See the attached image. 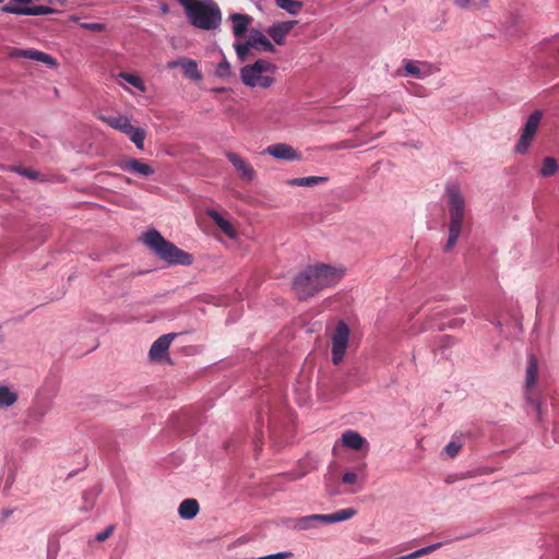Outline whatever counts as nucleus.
<instances>
[{"instance_id": "nucleus-38", "label": "nucleus", "mask_w": 559, "mask_h": 559, "mask_svg": "<svg viewBox=\"0 0 559 559\" xmlns=\"http://www.w3.org/2000/svg\"><path fill=\"white\" fill-rule=\"evenodd\" d=\"M112 532H114V526L109 525L103 532L97 533L95 536V539L97 542H104L112 534Z\"/></svg>"}, {"instance_id": "nucleus-22", "label": "nucleus", "mask_w": 559, "mask_h": 559, "mask_svg": "<svg viewBox=\"0 0 559 559\" xmlns=\"http://www.w3.org/2000/svg\"><path fill=\"white\" fill-rule=\"evenodd\" d=\"M538 381V364L534 355H531L527 360V368L525 372V391L528 393Z\"/></svg>"}, {"instance_id": "nucleus-19", "label": "nucleus", "mask_w": 559, "mask_h": 559, "mask_svg": "<svg viewBox=\"0 0 559 559\" xmlns=\"http://www.w3.org/2000/svg\"><path fill=\"white\" fill-rule=\"evenodd\" d=\"M249 45L253 47V49L265 52H274L275 47L270 41V39L259 29L252 28L249 32Z\"/></svg>"}, {"instance_id": "nucleus-33", "label": "nucleus", "mask_w": 559, "mask_h": 559, "mask_svg": "<svg viewBox=\"0 0 559 559\" xmlns=\"http://www.w3.org/2000/svg\"><path fill=\"white\" fill-rule=\"evenodd\" d=\"M234 48L240 61H245L249 55L250 49H253V47L249 45V39L246 41L236 40L234 43Z\"/></svg>"}, {"instance_id": "nucleus-11", "label": "nucleus", "mask_w": 559, "mask_h": 559, "mask_svg": "<svg viewBox=\"0 0 559 559\" xmlns=\"http://www.w3.org/2000/svg\"><path fill=\"white\" fill-rule=\"evenodd\" d=\"M119 167L123 171H128L141 177H150L155 173V169L140 159L127 157L119 162Z\"/></svg>"}, {"instance_id": "nucleus-14", "label": "nucleus", "mask_w": 559, "mask_h": 559, "mask_svg": "<svg viewBox=\"0 0 559 559\" xmlns=\"http://www.w3.org/2000/svg\"><path fill=\"white\" fill-rule=\"evenodd\" d=\"M406 74L414 76L418 80H424L432 75L437 68L428 62L408 60L404 64Z\"/></svg>"}, {"instance_id": "nucleus-28", "label": "nucleus", "mask_w": 559, "mask_h": 559, "mask_svg": "<svg viewBox=\"0 0 559 559\" xmlns=\"http://www.w3.org/2000/svg\"><path fill=\"white\" fill-rule=\"evenodd\" d=\"M534 138L535 135L526 133L525 131L521 130L520 139L514 145V153L520 155L526 154L534 141Z\"/></svg>"}, {"instance_id": "nucleus-2", "label": "nucleus", "mask_w": 559, "mask_h": 559, "mask_svg": "<svg viewBox=\"0 0 559 559\" xmlns=\"http://www.w3.org/2000/svg\"><path fill=\"white\" fill-rule=\"evenodd\" d=\"M445 195L448 200L450 222L449 238L445 243L444 250L450 251L454 248L457 238L462 231L463 219L466 211V202L460 186L455 183L447 187Z\"/></svg>"}, {"instance_id": "nucleus-40", "label": "nucleus", "mask_w": 559, "mask_h": 559, "mask_svg": "<svg viewBox=\"0 0 559 559\" xmlns=\"http://www.w3.org/2000/svg\"><path fill=\"white\" fill-rule=\"evenodd\" d=\"M12 3L5 4L4 7H29L34 0H11Z\"/></svg>"}, {"instance_id": "nucleus-34", "label": "nucleus", "mask_w": 559, "mask_h": 559, "mask_svg": "<svg viewBox=\"0 0 559 559\" xmlns=\"http://www.w3.org/2000/svg\"><path fill=\"white\" fill-rule=\"evenodd\" d=\"M439 547H440V544H433V545L420 548L418 550H415V551H413V552H411L408 555L402 556V557L396 558V559H417L419 557H423V556H426V555H429V554L433 552Z\"/></svg>"}, {"instance_id": "nucleus-45", "label": "nucleus", "mask_w": 559, "mask_h": 559, "mask_svg": "<svg viewBox=\"0 0 559 559\" xmlns=\"http://www.w3.org/2000/svg\"><path fill=\"white\" fill-rule=\"evenodd\" d=\"M10 514H11V511H10V510H4V511H3V516H4V519H5V518H8Z\"/></svg>"}, {"instance_id": "nucleus-17", "label": "nucleus", "mask_w": 559, "mask_h": 559, "mask_svg": "<svg viewBox=\"0 0 559 559\" xmlns=\"http://www.w3.org/2000/svg\"><path fill=\"white\" fill-rule=\"evenodd\" d=\"M340 442L350 450H368V441L361 435L354 430H346L345 432H343Z\"/></svg>"}, {"instance_id": "nucleus-18", "label": "nucleus", "mask_w": 559, "mask_h": 559, "mask_svg": "<svg viewBox=\"0 0 559 559\" xmlns=\"http://www.w3.org/2000/svg\"><path fill=\"white\" fill-rule=\"evenodd\" d=\"M229 21L231 22L233 35L239 39L243 37L248 31L250 24L252 23V17L248 14L233 13L229 15Z\"/></svg>"}, {"instance_id": "nucleus-27", "label": "nucleus", "mask_w": 559, "mask_h": 559, "mask_svg": "<svg viewBox=\"0 0 559 559\" xmlns=\"http://www.w3.org/2000/svg\"><path fill=\"white\" fill-rule=\"evenodd\" d=\"M542 118H543V112L540 110L533 111L528 116L522 130L525 131L526 133L536 135L539 124H540V121H542Z\"/></svg>"}, {"instance_id": "nucleus-37", "label": "nucleus", "mask_w": 559, "mask_h": 559, "mask_svg": "<svg viewBox=\"0 0 559 559\" xmlns=\"http://www.w3.org/2000/svg\"><path fill=\"white\" fill-rule=\"evenodd\" d=\"M358 474L355 473V472H346L343 477H342V481L346 485H354L356 483H358Z\"/></svg>"}, {"instance_id": "nucleus-41", "label": "nucleus", "mask_w": 559, "mask_h": 559, "mask_svg": "<svg viewBox=\"0 0 559 559\" xmlns=\"http://www.w3.org/2000/svg\"><path fill=\"white\" fill-rule=\"evenodd\" d=\"M26 49H11L9 56L12 58H25Z\"/></svg>"}, {"instance_id": "nucleus-3", "label": "nucleus", "mask_w": 559, "mask_h": 559, "mask_svg": "<svg viewBox=\"0 0 559 559\" xmlns=\"http://www.w3.org/2000/svg\"><path fill=\"white\" fill-rule=\"evenodd\" d=\"M277 67L266 59H259L240 69L241 82L250 88L269 90L275 83Z\"/></svg>"}, {"instance_id": "nucleus-44", "label": "nucleus", "mask_w": 559, "mask_h": 559, "mask_svg": "<svg viewBox=\"0 0 559 559\" xmlns=\"http://www.w3.org/2000/svg\"><path fill=\"white\" fill-rule=\"evenodd\" d=\"M46 412L45 411H40V412H36L34 411L32 416H34L36 419H41L44 416H45Z\"/></svg>"}, {"instance_id": "nucleus-24", "label": "nucleus", "mask_w": 559, "mask_h": 559, "mask_svg": "<svg viewBox=\"0 0 559 559\" xmlns=\"http://www.w3.org/2000/svg\"><path fill=\"white\" fill-rule=\"evenodd\" d=\"M199 512V503L195 499L183 500L178 508V513L182 519H193Z\"/></svg>"}, {"instance_id": "nucleus-46", "label": "nucleus", "mask_w": 559, "mask_h": 559, "mask_svg": "<svg viewBox=\"0 0 559 559\" xmlns=\"http://www.w3.org/2000/svg\"><path fill=\"white\" fill-rule=\"evenodd\" d=\"M70 20H71V21H73V22H78V21H79V17H78V16H75V15H72V16H70Z\"/></svg>"}, {"instance_id": "nucleus-8", "label": "nucleus", "mask_w": 559, "mask_h": 559, "mask_svg": "<svg viewBox=\"0 0 559 559\" xmlns=\"http://www.w3.org/2000/svg\"><path fill=\"white\" fill-rule=\"evenodd\" d=\"M293 288L300 299H308L322 290L311 265L295 277Z\"/></svg>"}, {"instance_id": "nucleus-1", "label": "nucleus", "mask_w": 559, "mask_h": 559, "mask_svg": "<svg viewBox=\"0 0 559 559\" xmlns=\"http://www.w3.org/2000/svg\"><path fill=\"white\" fill-rule=\"evenodd\" d=\"M189 22L203 31H215L222 23V11L214 0H177Z\"/></svg>"}, {"instance_id": "nucleus-13", "label": "nucleus", "mask_w": 559, "mask_h": 559, "mask_svg": "<svg viewBox=\"0 0 559 559\" xmlns=\"http://www.w3.org/2000/svg\"><path fill=\"white\" fill-rule=\"evenodd\" d=\"M296 24L297 21L276 22L266 29V34L275 44L283 46L286 43V36L292 32Z\"/></svg>"}, {"instance_id": "nucleus-10", "label": "nucleus", "mask_w": 559, "mask_h": 559, "mask_svg": "<svg viewBox=\"0 0 559 559\" xmlns=\"http://www.w3.org/2000/svg\"><path fill=\"white\" fill-rule=\"evenodd\" d=\"M226 157L243 180L252 181L255 178V171L253 167L241 155L235 152H228L226 153Z\"/></svg>"}, {"instance_id": "nucleus-25", "label": "nucleus", "mask_w": 559, "mask_h": 559, "mask_svg": "<svg viewBox=\"0 0 559 559\" xmlns=\"http://www.w3.org/2000/svg\"><path fill=\"white\" fill-rule=\"evenodd\" d=\"M326 181H328V177L309 176V177H302V178L288 179L286 181V183L288 186L312 187V186L324 183Z\"/></svg>"}, {"instance_id": "nucleus-9", "label": "nucleus", "mask_w": 559, "mask_h": 559, "mask_svg": "<svg viewBox=\"0 0 559 559\" xmlns=\"http://www.w3.org/2000/svg\"><path fill=\"white\" fill-rule=\"evenodd\" d=\"M321 289L336 285L345 275L346 270L342 265L314 264L311 265Z\"/></svg>"}, {"instance_id": "nucleus-30", "label": "nucleus", "mask_w": 559, "mask_h": 559, "mask_svg": "<svg viewBox=\"0 0 559 559\" xmlns=\"http://www.w3.org/2000/svg\"><path fill=\"white\" fill-rule=\"evenodd\" d=\"M119 78L124 80L127 83L139 90L140 92H145L146 86L142 78L138 74L129 73V72H120Z\"/></svg>"}, {"instance_id": "nucleus-5", "label": "nucleus", "mask_w": 559, "mask_h": 559, "mask_svg": "<svg viewBox=\"0 0 559 559\" xmlns=\"http://www.w3.org/2000/svg\"><path fill=\"white\" fill-rule=\"evenodd\" d=\"M99 119L108 127L126 134L139 150L144 148L146 131L143 128L133 127L131 117L124 115L100 116Z\"/></svg>"}, {"instance_id": "nucleus-39", "label": "nucleus", "mask_w": 559, "mask_h": 559, "mask_svg": "<svg viewBox=\"0 0 559 559\" xmlns=\"http://www.w3.org/2000/svg\"><path fill=\"white\" fill-rule=\"evenodd\" d=\"M81 27L92 31V32H102L105 26L102 23H82Z\"/></svg>"}, {"instance_id": "nucleus-26", "label": "nucleus", "mask_w": 559, "mask_h": 559, "mask_svg": "<svg viewBox=\"0 0 559 559\" xmlns=\"http://www.w3.org/2000/svg\"><path fill=\"white\" fill-rule=\"evenodd\" d=\"M25 58L43 62L50 68H56L58 66L53 57L36 49H26Z\"/></svg>"}, {"instance_id": "nucleus-15", "label": "nucleus", "mask_w": 559, "mask_h": 559, "mask_svg": "<svg viewBox=\"0 0 559 559\" xmlns=\"http://www.w3.org/2000/svg\"><path fill=\"white\" fill-rule=\"evenodd\" d=\"M180 67L185 76L194 81L202 80V73L198 68V62L195 60L182 57L178 60L170 61L168 63V68H177Z\"/></svg>"}, {"instance_id": "nucleus-21", "label": "nucleus", "mask_w": 559, "mask_h": 559, "mask_svg": "<svg viewBox=\"0 0 559 559\" xmlns=\"http://www.w3.org/2000/svg\"><path fill=\"white\" fill-rule=\"evenodd\" d=\"M2 12L17 15H45L52 10L46 5L2 7Z\"/></svg>"}, {"instance_id": "nucleus-6", "label": "nucleus", "mask_w": 559, "mask_h": 559, "mask_svg": "<svg viewBox=\"0 0 559 559\" xmlns=\"http://www.w3.org/2000/svg\"><path fill=\"white\" fill-rule=\"evenodd\" d=\"M356 511L352 508L342 509L331 514H312L295 520L294 527L300 531L310 530L319 524H334L352 519Z\"/></svg>"}, {"instance_id": "nucleus-20", "label": "nucleus", "mask_w": 559, "mask_h": 559, "mask_svg": "<svg viewBox=\"0 0 559 559\" xmlns=\"http://www.w3.org/2000/svg\"><path fill=\"white\" fill-rule=\"evenodd\" d=\"M175 336L176 334H165L158 337L151 346L150 357L153 360H159L165 357Z\"/></svg>"}, {"instance_id": "nucleus-23", "label": "nucleus", "mask_w": 559, "mask_h": 559, "mask_svg": "<svg viewBox=\"0 0 559 559\" xmlns=\"http://www.w3.org/2000/svg\"><path fill=\"white\" fill-rule=\"evenodd\" d=\"M19 399V394L9 385H0V409H7L13 406Z\"/></svg>"}, {"instance_id": "nucleus-31", "label": "nucleus", "mask_w": 559, "mask_h": 559, "mask_svg": "<svg viewBox=\"0 0 559 559\" xmlns=\"http://www.w3.org/2000/svg\"><path fill=\"white\" fill-rule=\"evenodd\" d=\"M557 170H558L557 160L554 157L548 156L543 160V166H542L539 173H540V176H543V177H550V176L555 175Z\"/></svg>"}, {"instance_id": "nucleus-47", "label": "nucleus", "mask_w": 559, "mask_h": 559, "mask_svg": "<svg viewBox=\"0 0 559 559\" xmlns=\"http://www.w3.org/2000/svg\"><path fill=\"white\" fill-rule=\"evenodd\" d=\"M4 0H0V3H2Z\"/></svg>"}, {"instance_id": "nucleus-32", "label": "nucleus", "mask_w": 559, "mask_h": 559, "mask_svg": "<svg viewBox=\"0 0 559 559\" xmlns=\"http://www.w3.org/2000/svg\"><path fill=\"white\" fill-rule=\"evenodd\" d=\"M462 445H463V442L461 440V438L459 437H453L451 439V441L444 447L443 449V453L448 456V457H454L457 455V453L460 452V450L462 449Z\"/></svg>"}, {"instance_id": "nucleus-35", "label": "nucleus", "mask_w": 559, "mask_h": 559, "mask_svg": "<svg viewBox=\"0 0 559 559\" xmlns=\"http://www.w3.org/2000/svg\"><path fill=\"white\" fill-rule=\"evenodd\" d=\"M215 73L219 78H228L231 75V66L228 62V60L223 56L222 61L217 64V68L215 70Z\"/></svg>"}, {"instance_id": "nucleus-29", "label": "nucleus", "mask_w": 559, "mask_h": 559, "mask_svg": "<svg viewBox=\"0 0 559 559\" xmlns=\"http://www.w3.org/2000/svg\"><path fill=\"white\" fill-rule=\"evenodd\" d=\"M275 4L282 9L285 10L287 13L292 15H297L302 7L304 2L297 1V0H274Z\"/></svg>"}, {"instance_id": "nucleus-4", "label": "nucleus", "mask_w": 559, "mask_h": 559, "mask_svg": "<svg viewBox=\"0 0 559 559\" xmlns=\"http://www.w3.org/2000/svg\"><path fill=\"white\" fill-rule=\"evenodd\" d=\"M144 242L155 254L170 264L190 265L193 261L192 255L166 240L155 229L146 233Z\"/></svg>"}, {"instance_id": "nucleus-43", "label": "nucleus", "mask_w": 559, "mask_h": 559, "mask_svg": "<svg viewBox=\"0 0 559 559\" xmlns=\"http://www.w3.org/2000/svg\"><path fill=\"white\" fill-rule=\"evenodd\" d=\"M534 403V407H535V412H536V416L538 418V420H543V413H542V405L540 403L538 402H533Z\"/></svg>"}, {"instance_id": "nucleus-12", "label": "nucleus", "mask_w": 559, "mask_h": 559, "mask_svg": "<svg viewBox=\"0 0 559 559\" xmlns=\"http://www.w3.org/2000/svg\"><path fill=\"white\" fill-rule=\"evenodd\" d=\"M264 153L273 156L276 159L283 160H299L301 158L300 153H298L292 145L286 143H276L269 145Z\"/></svg>"}, {"instance_id": "nucleus-7", "label": "nucleus", "mask_w": 559, "mask_h": 559, "mask_svg": "<svg viewBox=\"0 0 559 559\" xmlns=\"http://www.w3.org/2000/svg\"><path fill=\"white\" fill-rule=\"evenodd\" d=\"M350 329L344 321H338L331 330V355L334 365H340L349 347Z\"/></svg>"}, {"instance_id": "nucleus-42", "label": "nucleus", "mask_w": 559, "mask_h": 559, "mask_svg": "<svg viewBox=\"0 0 559 559\" xmlns=\"http://www.w3.org/2000/svg\"><path fill=\"white\" fill-rule=\"evenodd\" d=\"M19 173L27 178H32V179L36 178V173L31 169H25V168L19 169Z\"/></svg>"}, {"instance_id": "nucleus-36", "label": "nucleus", "mask_w": 559, "mask_h": 559, "mask_svg": "<svg viewBox=\"0 0 559 559\" xmlns=\"http://www.w3.org/2000/svg\"><path fill=\"white\" fill-rule=\"evenodd\" d=\"M455 4L464 9H479L486 5L487 0H454Z\"/></svg>"}, {"instance_id": "nucleus-16", "label": "nucleus", "mask_w": 559, "mask_h": 559, "mask_svg": "<svg viewBox=\"0 0 559 559\" xmlns=\"http://www.w3.org/2000/svg\"><path fill=\"white\" fill-rule=\"evenodd\" d=\"M206 214L216 224L219 230L224 233L229 239L238 240L237 229L229 219L225 218L215 210H210L206 212Z\"/></svg>"}]
</instances>
